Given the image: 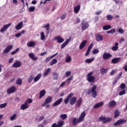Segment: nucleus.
Segmentation results:
<instances>
[{
  "instance_id": "nucleus-38",
  "label": "nucleus",
  "mask_w": 127,
  "mask_h": 127,
  "mask_svg": "<svg viewBox=\"0 0 127 127\" xmlns=\"http://www.w3.org/2000/svg\"><path fill=\"white\" fill-rule=\"evenodd\" d=\"M50 72V68H48L47 69L45 70V72L44 73V76L46 77L49 74V72Z\"/></svg>"
},
{
  "instance_id": "nucleus-40",
  "label": "nucleus",
  "mask_w": 127,
  "mask_h": 127,
  "mask_svg": "<svg viewBox=\"0 0 127 127\" xmlns=\"http://www.w3.org/2000/svg\"><path fill=\"white\" fill-rule=\"evenodd\" d=\"M34 78V75H30L28 78V82L31 83L32 82V80H33Z\"/></svg>"
},
{
  "instance_id": "nucleus-13",
  "label": "nucleus",
  "mask_w": 127,
  "mask_h": 127,
  "mask_svg": "<svg viewBox=\"0 0 127 127\" xmlns=\"http://www.w3.org/2000/svg\"><path fill=\"white\" fill-rule=\"evenodd\" d=\"M62 102H63V98H61L59 99L57 101L53 104V107H57V106H59Z\"/></svg>"
},
{
  "instance_id": "nucleus-23",
  "label": "nucleus",
  "mask_w": 127,
  "mask_h": 127,
  "mask_svg": "<svg viewBox=\"0 0 127 127\" xmlns=\"http://www.w3.org/2000/svg\"><path fill=\"white\" fill-rule=\"evenodd\" d=\"M58 54V53H56L54 55H53L52 56L47 58L46 59V60L45 61V63H47V62H49L50 61V59H52V58H54V57H55V56H56V55H57Z\"/></svg>"
},
{
  "instance_id": "nucleus-52",
  "label": "nucleus",
  "mask_w": 127,
  "mask_h": 127,
  "mask_svg": "<svg viewBox=\"0 0 127 127\" xmlns=\"http://www.w3.org/2000/svg\"><path fill=\"white\" fill-rule=\"evenodd\" d=\"M125 94H126V90L123 89L119 92V96H123V95H125Z\"/></svg>"
},
{
  "instance_id": "nucleus-49",
  "label": "nucleus",
  "mask_w": 127,
  "mask_h": 127,
  "mask_svg": "<svg viewBox=\"0 0 127 127\" xmlns=\"http://www.w3.org/2000/svg\"><path fill=\"white\" fill-rule=\"evenodd\" d=\"M41 40H44L45 39V35L43 32L41 33Z\"/></svg>"
},
{
  "instance_id": "nucleus-42",
  "label": "nucleus",
  "mask_w": 127,
  "mask_h": 127,
  "mask_svg": "<svg viewBox=\"0 0 127 127\" xmlns=\"http://www.w3.org/2000/svg\"><path fill=\"white\" fill-rule=\"evenodd\" d=\"M71 61H72V58H71L70 56H68L65 59V62L66 63H69V62H71Z\"/></svg>"
},
{
  "instance_id": "nucleus-34",
  "label": "nucleus",
  "mask_w": 127,
  "mask_h": 127,
  "mask_svg": "<svg viewBox=\"0 0 127 127\" xmlns=\"http://www.w3.org/2000/svg\"><path fill=\"white\" fill-rule=\"evenodd\" d=\"M24 33H25V31L22 30L21 32L16 34L15 37H20V36L22 35V34H24Z\"/></svg>"
},
{
  "instance_id": "nucleus-27",
  "label": "nucleus",
  "mask_w": 127,
  "mask_h": 127,
  "mask_svg": "<svg viewBox=\"0 0 127 127\" xmlns=\"http://www.w3.org/2000/svg\"><path fill=\"white\" fill-rule=\"evenodd\" d=\"M81 8V5H78L74 7V11L75 13H78L80 11Z\"/></svg>"
},
{
  "instance_id": "nucleus-22",
  "label": "nucleus",
  "mask_w": 127,
  "mask_h": 127,
  "mask_svg": "<svg viewBox=\"0 0 127 127\" xmlns=\"http://www.w3.org/2000/svg\"><path fill=\"white\" fill-rule=\"evenodd\" d=\"M35 45H36V44L33 41H31L27 43V46L28 47H34Z\"/></svg>"
},
{
  "instance_id": "nucleus-8",
  "label": "nucleus",
  "mask_w": 127,
  "mask_h": 127,
  "mask_svg": "<svg viewBox=\"0 0 127 127\" xmlns=\"http://www.w3.org/2000/svg\"><path fill=\"white\" fill-rule=\"evenodd\" d=\"M15 91H16V87L15 86H12L6 90L7 94H12V93H14Z\"/></svg>"
},
{
  "instance_id": "nucleus-46",
  "label": "nucleus",
  "mask_w": 127,
  "mask_h": 127,
  "mask_svg": "<svg viewBox=\"0 0 127 127\" xmlns=\"http://www.w3.org/2000/svg\"><path fill=\"white\" fill-rule=\"evenodd\" d=\"M16 116H17L16 114H14L13 115L10 117V121H14V120H15V119H16Z\"/></svg>"
},
{
  "instance_id": "nucleus-62",
  "label": "nucleus",
  "mask_w": 127,
  "mask_h": 127,
  "mask_svg": "<svg viewBox=\"0 0 127 127\" xmlns=\"http://www.w3.org/2000/svg\"><path fill=\"white\" fill-rule=\"evenodd\" d=\"M13 60H14V58H9L8 60V63L11 64L12 62H13Z\"/></svg>"
},
{
  "instance_id": "nucleus-21",
  "label": "nucleus",
  "mask_w": 127,
  "mask_h": 127,
  "mask_svg": "<svg viewBox=\"0 0 127 127\" xmlns=\"http://www.w3.org/2000/svg\"><path fill=\"white\" fill-rule=\"evenodd\" d=\"M87 44V40H83L79 45V49L81 50L83 49Z\"/></svg>"
},
{
  "instance_id": "nucleus-37",
  "label": "nucleus",
  "mask_w": 127,
  "mask_h": 127,
  "mask_svg": "<svg viewBox=\"0 0 127 127\" xmlns=\"http://www.w3.org/2000/svg\"><path fill=\"white\" fill-rule=\"evenodd\" d=\"M120 116V111L119 110H116L115 111V115H114V118L117 119L118 117Z\"/></svg>"
},
{
  "instance_id": "nucleus-55",
  "label": "nucleus",
  "mask_w": 127,
  "mask_h": 127,
  "mask_svg": "<svg viewBox=\"0 0 127 127\" xmlns=\"http://www.w3.org/2000/svg\"><path fill=\"white\" fill-rule=\"evenodd\" d=\"M120 88L121 89H124L125 88H126V84L125 83H122L121 85H120Z\"/></svg>"
},
{
  "instance_id": "nucleus-19",
  "label": "nucleus",
  "mask_w": 127,
  "mask_h": 127,
  "mask_svg": "<svg viewBox=\"0 0 127 127\" xmlns=\"http://www.w3.org/2000/svg\"><path fill=\"white\" fill-rule=\"evenodd\" d=\"M82 103H83V99H82V98H80L79 99L77 100V101H76L75 106L76 107H78V108H80Z\"/></svg>"
},
{
  "instance_id": "nucleus-33",
  "label": "nucleus",
  "mask_w": 127,
  "mask_h": 127,
  "mask_svg": "<svg viewBox=\"0 0 127 127\" xmlns=\"http://www.w3.org/2000/svg\"><path fill=\"white\" fill-rule=\"evenodd\" d=\"M119 49V43L117 42L115 43V46L112 48L113 51H116Z\"/></svg>"
},
{
  "instance_id": "nucleus-3",
  "label": "nucleus",
  "mask_w": 127,
  "mask_h": 127,
  "mask_svg": "<svg viewBox=\"0 0 127 127\" xmlns=\"http://www.w3.org/2000/svg\"><path fill=\"white\" fill-rule=\"evenodd\" d=\"M93 75V72H90L87 74V80L89 83H95L96 78L95 76H92Z\"/></svg>"
},
{
  "instance_id": "nucleus-9",
  "label": "nucleus",
  "mask_w": 127,
  "mask_h": 127,
  "mask_svg": "<svg viewBox=\"0 0 127 127\" xmlns=\"http://www.w3.org/2000/svg\"><path fill=\"white\" fill-rule=\"evenodd\" d=\"M74 96V93H71L67 96V98L64 100V103L65 105H67L69 103V100Z\"/></svg>"
},
{
  "instance_id": "nucleus-31",
  "label": "nucleus",
  "mask_w": 127,
  "mask_h": 127,
  "mask_svg": "<svg viewBox=\"0 0 127 127\" xmlns=\"http://www.w3.org/2000/svg\"><path fill=\"white\" fill-rule=\"evenodd\" d=\"M45 94H46V91L45 90H42L40 92V96L39 99H41L43 97L45 96Z\"/></svg>"
},
{
  "instance_id": "nucleus-56",
  "label": "nucleus",
  "mask_w": 127,
  "mask_h": 127,
  "mask_svg": "<svg viewBox=\"0 0 127 127\" xmlns=\"http://www.w3.org/2000/svg\"><path fill=\"white\" fill-rule=\"evenodd\" d=\"M97 53H99V50L95 49L93 51V54H97Z\"/></svg>"
},
{
  "instance_id": "nucleus-14",
  "label": "nucleus",
  "mask_w": 127,
  "mask_h": 127,
  "mask_svg": "<svg viewBox=\"0 0 127 127\" xmlns=\"http://www.w3.org/2000/svg\"><path fill=\"white\" fill-rule=\"evenodd\" d=\"M71 41V38H69L66 40V41L61 45V49H63V48H65L66 46H67V44Z\"/></svg>"
},
{
  "instance_id": "nucleus-44",
  "label": "nucleus",
  "mask_w": 127,
  "mask_h": 127,
  "mask_svg": "<svg viewBox=\"0 0 127 127\" xmlns=\"http://www.w3.org/2000/svg\"><path fill=\"white\" fill-rule=\"evenodd\" d=\"M94 60V58L92 59H87L85 60L86 63H92Z\"/></svg>"
},
{
  "instance_id": "nucleus-32",
  "label": "nucleus",
  "mask_w": 127,
  "mask_h": 127,
  "mask_svg": "<svg viewBox=\"0 0 127 127\" xmlns=\"http://www.w3.org/2000/svg\"><path fill=\"white\" fill-rule=\"evenodd\" d=\"M42 76V74L41 73L38 74L37 76H36L34 78V82H37V81H38L40 79V78H41Z\"/></svg>"
},
{
  "instance_id": "nucleus-10",
  "label": "nucleus",
  "mask_w": 127,
  "mask_h": 127,
  "mask_svg": "<svg viewBox=\"0 0 127 127\" xmlns=\"http://www.w3.org/2000/svg\"><path fill=\"white\" fill-rule=\"evenodd\" d=\"M76 102H77V98H76V97L72 96L69 99V104H70L71 106L75 105V104H76Z\"/></svg>"
},
{
  "instance_id": "nucleus-15",
  "label": "nucleus",
  "mask_w": 127,
  "mask_h": 127,
  "mask_svg": "<svg viewBox=\"0 0 127 127\" xmlns=\"http://www.w3.org/2000/svg\"><path fill=\"white\" fill-rule=\"evenodd\" d=\"M93 46H94V44L93 43H91L89 46L86 52L85 53V56H88L89 54H90V52H91V50L93 48Z\"/></svg>"
},
{
  "instance_id": "nucleus-12",
  "label": "nucleus",
  "mask_w": 127,
  "mask_h": 127,
  "mask_svg": "<svg viewBox=\"0 0 127 127\" xmlns=\"http://www.w3.org/2000/svg\"><path fill=\"white\" fill-rule=\"evenodd\" d=\"M112 56L113 55H112L111 54L105 53L103 55V59L104 60H108V59H110V58H111Z\"/></svg>"
},
{
  "instance_id": "nucleus-51",
  "label": "nucleus",
  "mask_w": 127,
  "mask_h": 127,
  "mask_svg": "<svg viewBox=\"0 0 127 127\" xmlns=\"http://www.w3.org/2000/svg\"><path fill=\"white\" fill-rule=\"evenodd\" d=\"M60 118L62 119V120H66L67 118V115L66 114H63L60 116Z\"/></svg>"
},
{
  "instance_id": "nucleus-11",
  "label": "nucleus",
  "mask_w": 127,
  "mask_h": 127,
  "mask_svg": "<svg viewBox=\"0 0 127 127\" xmlns=\"http://www.w3.org/2000/svg\"><path fill=\"white\" fill-rule=\"evenodd\" d=\"M11 25V23H9L7 24L4 25L3 27L0 29V32H1V33H3L4 31L6 30Z\"/></svg>"
},
{
  "instance_id": "nucleus-58",
  "label": "nucleus",
  "mask_w": 127,
  "mask_h": 127,
  "mask_svg": "<svg viewBox=\"0 0 127 127\" xmlns=\"http://www.w3.org/2000/svg\"><path fill=\"white\" fill-rule=\"evenodd\" d=\"M118 32H119V33H125V31H124V29L120 28L118 29Z\"/></svg>"
},
{
  "instance_id": "nucleus-63",
  "label": "nucleus",
  "mask_w": 127,
  "mask_h": 127,
  "mask_svg": "<svg viewBox=\"0 0 127 127\" xmlns=\"http://www.w3.org/2000/svg\"><path fill=\"white\" fill-rule=\"evenodd\" d=\"M115 73H116V70H112L110 72L111 76H114V75H115Z\"/></svg>"
},
{
  "instance_id": "nucleus-59",
  "label": "nucleus",
  "mask_w": 127,
  "mask_h": 127,
  "mask_svg": "<svg viewBox=\"0 0 127 127\" xmlns=\"http://www.w3.org/2000/svg\"><path fill=\"white\" fill-rule=\"evenodd\" d=\"M43 120H44V116H42L39 118V119L38 120V122H42V121H43Z\"/></svg>"
},
{
  "instance_id": "nucleus-39",
  "label": "nucleus",
  "mask_w": 127,
  "mask_h": 127,
  "mask_svg": "<svg viewBox=\"0 0 127 127\" xmlns=\"http://www.w3.org/2000/svg\"><path fill=\"white\" fill-rule=\"evenodd\" d=\"M56 63H57V60L56 59H54L50 62V66H52V65H54V64H56Z\"/></svg>"
},
{
  "instance_id": "nucleus-60",
  "label": "nucleus",
  "mask_w": 127,
  "mask_h": 127,
  "mask_svg": "<svg viewBox=\"0 0 127 127\" xmlns=\"http://www.w3.org/2000/svg\"><path fill=\"white\" fill-rule=\"evenodd\" d=\"M80 18H76V22H75V24H78V23H80Z\"/></svg>"
},
{
  "instance_id": "nucleus-54",
  "label": "nucleus",
  "mask_w": 127,
  "mask_h": 127,
  "mask_svg": "<svg viewBox=\"0 0 127 127\" xmlns=\"http://www.w3.org/2000/svg\"><path fill=\"white\" fill-rule=\"evenodd\" d=\"M19 51V48H17L14 51H13L11 53V55H14L16 52H18Z\"/></svg>"
},
{
  "instance_id": "nucleus-6",
  "label": "nucleus",
  "mask_w": 127,
  "mask_h": 127,
  "mask_svg": "<svg viewBox=\"0 0 127 127\" xmlns=\"http://www.w3.org/2000/svg\"><path fill=\"white\" fill-rule=\"evenodd\" d=\"M127 122V120H124V119H121L119 120H118L116 121L114 124V126L115 127H117V126H120V125H122L123 124H125Z\"/></svg>"
},
{
  "instance_id": "nucleus-29",
  "label": "nucleus",
  "mask_w": 127,
  "mask_h": 127,
  "mask_svg": "<svg viewBox=\"0 0 127 127\" xmlns=\"http://www.w3.org/2000/svg\"><path fill=\"white\" fill-rule=\"evenodd\" d=\"M53 100V98H52V96H48L46 99L45 101L46 102V103H47L48 104H50V103L52 102Z\"/></svg>"
},
{
  "instance_id": "nucleus-43",
  "label": "nucleus",
  "mask_w": 127,
  "mask_h": 127,
  "mask_svg": "<svg viewBox=\"0 0 127 127\" xmlns=\"http://www.w3.org/2000/svg\"><path fill=\"white\" fill-rule=\"evenodd\" d=\"M16 84H17V85H21L22 84V80H21V78H18L16 81Z\"/></svg>"
},
{
  "instance_id": "nucleus-16",
  "label": "nucleus",
  "mask_w": 127,
  "mask_h": 127,
  "mask_svg": "<svg viewBox=\"0 0 127 127\" xmlns=\"http://www.w3.org/2000/svg\"><path fill=\"white\" fill-rule=\"evenodd\" d=\"M21 66V62H20V61H17L12 65V67L19 68V67H20Z\"/></svg>"
},
{
  "instance_id": "nucleus-28",
  "label": "nucleus",
  "mask_w": 127,
  "mask_h": 127,
  "mask_svg": "<svg viewBox=\"0 0 127 127\" xmlns=\"http://www.w3.org/2000/svg\"><path fill=\"white\" fill-rule=\"evenodd\" d=\"M96 41H102L103 40V36L97 34L95 36Z\"/></svg>"
},
{
  "instance_id": "nucleus-57",
  "label": "nucleus",
  "mask_w": 127,
  "mask_h": 127,
  "mask_svg": "<svg viewBox=\"0 0 127 127\" xmlns=\"http://www.w3.org/2000/svg\"><path fill=\"white\" fill-rule=\"evenodd\" d=\"M122 75H123V73L120 72L116 79H118V80L121 79V78H122Z\"/></svg>"
},
{
  "instance_id": "nucleus-5",
  "label": "nucleus",
  "mask_w": 127,
  "mask_h": 127,
  "mask_svg": "<svg viewBox=\"0 0 127 127\" xmlns=\"http://www.w3.org/2000/svg\"><path fill=\"white\" fill-rule=\"evenodd\" d=\"M99 120L100 121H102L103 124H107V123H109V122H111L112 121V118H106L105 117L101 116L100 117Z\"/></svg>"
},
{
  "instance_id": "nucleus-48",
  "label": "nucleus",
  "mask_w": 127,
  "mask_h": 127,
  "mask_svg": "<svg viewBox=\"0 0 127 127\" xmlns=\"http://www.w3.org/2000/svg\"><path fill=\"white\" fill-rule=\"evenodd\" d=\"M57 125H58V127H63V125H64V121H61L60 122H59Z\"/></svg>"
},
{
  "instance_id": "nucleus-53",
  "label": "nucleus",
  "mask_w": 127,
  "mask_h": 127,
  "mask_svg": "<svg viewBox=\"0 0 127 127\" xmlns=\"http://www.w3.org/2000/svg\"><path fill=\"white\" fill-rule=\"evenodd\" d=\"M114 18V17L112 15H108L107 16V20H112V19Z\"/></svg>"
},
{
  "instance_id": "nucleus-4",
  "label": "nucleus",
  "mask_w": 127,
  "mask_h": 127,
  "mask_svg": "<svg viewBox=\"0 0 127 127\" xmlns=\"http://www.w3.org/2000/svg\"><path fill=\"white\" fill-rule=\"evenodd\" d=\"M81 24L82 25V30H86V29H88L89 28V23L88 22H86L85 19H83L81 21Z\"/></svg>"
},
{
  "instance_id": "nucleus-7",
  "label": "nucleus",
  "mask_w": 127,
  "mask_h": 127,
  "mask_svg": "<svg viewBox=\"0 0 127 127\" xmlns=\"http://www.w3.org/2000/svg\"><path fill=\"white\" fill-rule=\"evenodd\" d=\"M12 48H13V46L11 45H8L5 49L3 50L2 54H4L6 53H8V52H9V51H10Z\"/></svg>"
},
{
  "instance_id": "nucleus-50",
  "label": "nucleus",
  "mask_w": 127,
  "mask_h": 127,
  "mask_svg": "<svg viewBox=\"0 0 127 127\" xmlns=\"http://www.w3.org/2000/svg\"><path fill=\"white\" fill-rule=\"evenodd\" d=\"M7 106V103H3L0 105V109H4V108H5Z\"/></svg>"
},
{
  "instance_id": "nucleus-18",
  "label": "nucleus",
  "mask_w": 127,
  "mask_h": 127,
  "mask_svg": "<svg viewBox=\"0 0 127 127\" xmlns=\"http://www.w3.org/2000/svg\"><path fill=\"white\" fill-rule=\"evenodd\" d=\"M28 56L29 58H31L33 61H36L38 59V58L37 57H35L34 56V54L32 53H30L28 54Z\"/></svg>"
},
{
  "instance_id": "nucleus-26",
  "label": "nucleus",
  "mask_w": 127,
  "mask_h": 127,
  "mask_svg": "<svg viewBox=\"0 0 127 127\" xmlns=\"http://www.w3.org/2000/svg\"><path fill=\"white\" fill-rule=\"evenodd\" d=\"M104 106V102H101L99 103L96 104L94 106V109H98V108H100V107H102Z\"/></svg>"
},
{
  "instance_id": "nucleus-30",
  "label": "nucleus",
  "mask_w": 127,
  "mask_h": 127,
  "mask_svg": "<svg viewBox=\"0 0 127 127\" xmlns=\"http://www.w3.org/2000/svg\"><path fill=\"white\" fill-rule=\"evenodd\" d=\"M22 24H23V22L22 21L20 22L18 25L16 26V30H19L22 28Z\"/></svg>"
},
{
  "instance_id": "nucleus-45",
  "label": "nucleus",
  "mask_w": 127,
  "mask_h": 127,
  "mask_svg": "<svg viewBox=\"0 0 127 127\" xmlns=\"http://www.w3.org/2000/svg\"><path fill=\"white\" fill-rule=\"evenodd\" d=\"M35 10V7L31 6L29 8V12H33Z\"/></svg>"
},
{
  "instance_id": "nucleus-20",
  "label": "nucleus",
  "mask_w": 127,
  "mask_h": 127,
  "mask_svg": "<svg viewBox=\"0 0 127 127\" xmlns=\"http://www.w3.org/2000/svg\"><path fill=\"white\" fill-rule=\"evenodd\" d=\"M121 61V59L120 58H115L112 60L111 63L112 64H117Z\"/></svg>"
},
{
  "instance_id": "nucleus-47",
  "label": "nucleus",
  "mask_w": 127,
  "mask_h": 127,
  "mask_svg": "<svg viewBox=\"0 0 127 127\" xmlns=\"http://www.w3.org/2000/svg\"><path fill=\"white\" fill-rule=\"evenodd\" d=\"M116 32V29H112L111 30L107 31V33L110 34L111 33H115Z\"/></svg>"
},
{
  "instance_id": "nucleus-35",
  "label": "nucleus",
  "mask_w": 127,
  "mask_h": 127,
  "mask_svg": "<svg viewBox=\"0 0 127 127\" xmlns=\"http://www.w3.org/2000/svg\"><path fill=\"white\" fill-rule=\"evenodd\" d=\"M112 26L110 25H106L103 27V30H109V29H111Z\"/></svg>"
},
{
  "instance_id": "nucleus-24",
  "label": "nucleus",
  "mask_w": 127,
  "mask_h": 127,
  "mask_svg": "<svg viewBox=\"0 0 127 127\" xmlns=\"http://www.w3.org/2000/svg\"><path fill=\"white\" fill-rule=\"evenodd\" d=\"M28 109V105H27V102L25 101L24 104L21 105V110H26Z\"/></svg>"
},
{
  "instance_id": "nucleus-41",
  "label": "nucleus",
  "mask_w": 127,
  "mask_h": 127,
  "mask_svg": "<svg viewBox=\"0 0 127 127\" xmlns=\"http://www.w3.org/2000/svg\"><path fill=\"white\" fill-rule=\"evenodd\" d=\"M53 75L54 76V80H58V78H59V75L58 73L54 72Z\"/></svg>"
},
{
  "instance_id": "nucleus-61",
  "label": "nucleus",
  "mask_w": 127,
  "mask_h": 127,
  "mask_svg": "<svg viewBox=\"0 0 127 127\" xmlns=\"http://www.w3.org/2000/svg\"><path fill=\"white\" fill-rule=\"evenodd\" d=\"M26 102H27V104H31L32 103V99L28 98Z\"/></svg>"
},
{
  "instance_id": "nucleus-1",
  "label": "nucleus",
  "mask_w": 127,
  "mask_h": 127,
  "mask_svg": "<svg viewBox=\"0 0 127 127\" xmlns=\"http://www.w3.org/2000/svg\"><path fill=\"white\" fill-rule=\"evenodd\" d=\"M85 117H86V112H85V111H83L81 113L78 119H77V118L74 117L72 120L73 126H77L78 124H80V123H82V122H83V121L85 119Z\"/></svg>"
},
{
  "instance_id": "nucleus-17",
  "label": "nucleus",
  "mask_w": 127,
  "mask_h": 127,
  "mask_svg": "<svg viewBox=\"0 0 127 127\" xmlns=\"http://www.w3.org/2000/svg\"><path fill=\"white\" fill-rule=\"evenodd\" d=\"M55 40L58 41V43H62L64 42V39L61 37L60 36H58L54 38Z\"/></svg>"
},
{
  "instance_id": "nucleus-2",
  "label": "nucleus",
  "mask_w": 127,
  "mask_h": 127,
  "mask_svg": "<svg viewBox=\"0 0 127 127\" xmlns=\"http://www.w3.org/2000/svg\"><path fill=\"white\" fill-rule=\"evenodd\" d=\"M97 85H93L91 89H87V94L88 95H90L91 93H92L91 96L93 97V98H97Z\"/></svg>"
},
{
  "instance_id": "nucleus-64",
  "label": "nucleus",
  "mask_w": 127,
  "mask_h": 127,
  "mask_svg": "<svg viewBox=\"0 0 127 127\" xmlns=\"http://www.w3.org/2000/svg\"><path fill=\"white\" fill-rule=\"evenodd\" d=\"M65 75L66 77H69V75H71V71H66L65 72Z\"/></svg>"
},
{
  "instance_id": "nucleus-25",
  "label": "nucleus",
  "mask_w": 127,
  "mask_h": 127,
  "mask_svg": "<svg viewBox=\"0 0 127 127\" xmlns=\"http://www.w3.org/2000/svg\"><path fill=\"white\" fill-rule=\"evenodd\" d=\"M108 70H109V69L102 67V68H100V72L101 74H102V75H105V74H106V73H108Z\"/></svg>"
},
{
  "instance_id": "nucleus-36",
  "label": "nucleus",
  "mask_w": 127,
  "mask_h": 127,
  "mask_svg": "<svg viewBox=\"0 0 127 127\" xmlns=\"http://www.w3.org/2000/svg\"><path fill=\"white\" fill-rule=\"evenodd\" d=\"M116 101H112L109 102V106L110 108H112V107H115L116 106Z\"/></svg>"
}]
</instances>
